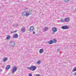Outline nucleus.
Wrapping results in <instances>:
<instances>
[{
  "label": "nucleus",
  "mask_w": 76,
  "mask_h": 76,
  "mask_svg": "<svg viewBox=\"0 0 76 76\" xmlns=\"http://www.w3.org/2000/svg\"><path fill=\"white\" fill-rule=\"evenodd\" d=\"M18 35L17 34H14L13 36L14 38H17L18 37Z\"/></svg>",
  "instance_id": "9"
},
{
  "label": "nucleus",
  "mask_w": 76,
  "mask_h": 76,
  "mask_svg": "<svg viewBox=\"0 0 76 76\" xmlns=\"http://www.w3.org/2000/svg\"><path fill=\"white\" fill-rule=\"evenodd\" d=\"M6 69L7 70L9 69H10V65H7L6 67Z\"/></svg>",
  "instance_id": "14"
},
{
  "label": "nucleus",
  "mask_w": 76,
  "mask_h": 76,
  "mask_svg": "<svg viewBox=\"0 0 76 76\" xmlns=\"http://www.w3.org/2000/svg\"><path fill=\"white\" fill-rule=\"evenodd\" d=\"M44 51L42 49H40L39 50V52L40 53H42Z\"/></svg>",
  "instance_id": "12"
},
{
  "label": "nucleus",
  "mask_w": 76,
  "mask_h": 76,
  "mask_svg": "<svg viewBox=\"0 0 76 76\" xmlns=\"http://www.w3.org/2000/svg\"><path fill=\"white\" fill-rule=\"evenodd\" d=\"M33 34H35V33L34 31H33Z\"/></svg>",
  "instance_id": "25"
},
{
  "label": "nucleus",
  "mask_w": 76,
  "mask_h": 76,
  "mask_svg": "<svg viewBox=\"0 0 76 76\" xmlns=\"http://www.w3.org/2000/svg\"><path fill=\"white\" fill-rule=\"evenodd\" d=\"M48 27H45V28L44 30L45 31H47L48 30Z\"/></svg>",
  "instance_id": "17"
},
{
  "label": "nucleus",
  "mask_w": 76,
  "mask_h": 76,
  "mask_svg": "<svg viewBox=\"0 0 76 76\" xmlns=\"http://www.w3.org/2000/svg\"><path fill=\"white\" fill-rule=\"evenodd\" d=\"M17 31H18L16 30V31H15L14 32H17Z\"/></svg>",
  "instance_id": "24"
},
{
  "label": "nucleus",
  "mask_w": 76,
  "mask_h": 76,
  "mask_svg": "<svg viewBox=\"0 0 76 76\" xmlns=\"http://www.w3.org/2000/svg\"><path fill=\"white\" fill-rule=\"evenodd\" d=\"M36 76H41V75L39 74H37V75Z\"/></svg>",
  "instance_id": "23"
},
{
  "label": "nucleus",
  "mask_w": 76,
  "mask_h": 76,
  "mask_svg": "<svg viewBox=\"0 0 76 76\" xmlns=\"http://www.w3.org/2000/svg\"><path fill=\"white\" fill-rule=\"evenodd\" d=\"M61 28L63 29H69V27L66 26H62V27Z\"/></svg>",
  "instance_id": "4"
},
{
  "label": "nucleus",
  "mask_w": 76,
  "mask_h": 76,
  "mask_svg": "<svg viewBox=\"0 0 76 76\" xmlns=\"http://www.w3.org/2000/svg\"><path fill=\"white\" fill-rule=\"evenodd\" d=\"M13 32H14V31H11V33H13Z\"/></svg>",
  "instance_id": "27"
},
{
  "label": "nucleus",
  "mask_w": 76,
  "mask_h": 76,
  "mask_svg": "<svg viewBox=\"0 0 76 76\" xmlns=\"http://www.w3.org/2000/svg\"><path fill=\"white\" fill-rule=\"evenodd\" d=\"M27 69L29 70H32V71H34V70H35L36 69H37V67H36L35 66L32 65L30 67L27 68Z\"/></svg>",
  "instance_id": "2"
},
{
  "label": "nucleus",
  "mask_w": 76,
  "mask_h": 76,
  "mask_svg": "<svg viewBox=\"0 0 76 76\" xmlns=\"http://www.w3.org/2000/svg\"><path fill=\"white\" fill-rule=\"evenodd\" d=\"M21 31L22 32H25V27H23L21 29Z\"/></svg>",
  "instance_id": "8"
},
{
  "label": "nucleus",
  "mask_w": 76,
  "mask_h": 76,
  "mask_svg": "<svg viewBox=\"0 0 76 76\" xmlns=\"http://www.w3.org/2000/svg\"><path fill=\"white\" fill-rule=\"evenodd\" d=\"M10 38V36L8 35L7 37V39H9Z\"/></svg>",
  "instance_id": "15"
},
{
  "label": "nucleus",
  "mask_w": 76,
  "mask_h": 76,
  "mask_svg": "<svg viewBox=\"0 0 76 76\" xmlns=\"http://www.w3.org/2000/svg\"><path fill=\"white\" fill-rule=\"evenodd\" d=\"M48 43L49 44H53V41L52 40H50L48 42Z\"/></svg>",
  "instance_id": "11"
},
{
  "label": "nucleus",
  "mask_w": 76,
  "mask_h": 76,
  "mask_svg": "<svg viewBox=\"0 0 76 76\" xmlns=\"http://www.w3.org/2000/svg\"><path fill=\"white\" fill-rule=\"evenodd\" d=\"M56 40L55 39H53V43H56Z\"/></svg>",
  "instance_id": "20"
},
{
  "label": "nucleus",
  "mask_w": 76,
  "mask_h": 76,
  "mask_svg": "<svg viewBox=\"0 0 76 76\" xmlns=\"http://www.w3.org/2000/svg\"><path fill=\"white\" fill-rule=\"evenodd\" d=\"M65 20L66 22H69L70 20V18H67L65 19Z\"/></svg>",
  "instance_id": "10"
},
{
  "label": "nucleus",
  "mask_w": 76,
  "mask_h": 76,
  "mask_svg": "<svg viewBox=\"0 0 76 76\" xmlns=\"http://www.w3.org/2000/svg\"><path fill=\"white\" fill-rule=\"evenodd\" d=\"M61 22H63V21H64V20L63 19H61Z\"/></svg>",
  "instance_id": "21"
},
{
  "label": "nucleus",
  "mask_w": 76,
  "mask_h": 76,
  "mask_svg": "<svg viewBox=\"0 0 76 76\" xmlns=\"http://www.w3.org/2000/svg\"><path fill=\"white\" fill-rule=\"evenodd\" d=\"M69 0H64V1L65 3H67V2H69Z\"/></svg>",
  "instance_id": "18"
},
{
  "label": "nucleus",
  "mask_w": 76,
  "mask_h": 76,
  "mask_svg": "<svg viewBox=\"0 0 76 76\" xmlns=\"http://www.w3.org/2000/svg\"><path fill=\"white\" fill-rule=\"evenodd\" d=\"M75 12H76V8H75Z\"/></svg>",
  "instance_id": "28"
},
{
  "label": "nucleus",
  "mask_w": 76,
  "mask_h": 76,
  "mask_svg": "<svg viewBox=\"0 0 76 76\" xmlns=\"http://www.w3.org/2000/svg\"><path fill=\"white\" fill-rule=\"evenodd\" d=\"M10 45L11 46L13 47L15 45V42L13 41H11Z\"/></svg>",
  "instance_id": "6"
},
{
  "label": "nucleus",
  "mask_w": 76,
  "mask_h": 76,
  "mask_svg": "<svg viewBox=\"0 0 76 76\" xmlns=\"http://www.w3.org/2000/svg\"><path fill=\"white\" fill-rule=\"evenodd\" d=\"M28 12H26V11H24L22 13V15L24 16H26V17H28V16L30 15L31 14V13L30 12V11L28 12Z\"/></svg>",
  "instance_id": "1"
},
{
  "label": "nucleus",
  "mask_w": 76,
  "mask_h": 76,
  "mask_svg": "<svg viewBox=\"0 0 76 76\" xmlns=\"http://www.w3.org/2000/svg\"><path fill=\"white\" fill-rule=\"evenodd\" d=\"M3 61L5 62V61H6L7 60V58H4L3 59Z\"/></svg>",
  "instance_id": "13"
},
{
  "label": "nucleus",
  "mask_w": 76,
  "mask_h": 76,
  "mask_svg": "<svg viewBox=\"0 0 76 76\" xmlns=\"http://www.w3.org/2000/svg\"><path fill=\"white\" fill-rule=\"evenodd\" d=\"M74 75L76 76V72H75V74Z\"/></svg>",
  "instance_id": "26"
},
{
  "label": "nucleus",
  "mask_w": 76,
  "mask_h": 76,
  "mask_svg": "<svg viewBox=\"0 0 76 76\" xmlns=\"http://www.w3.org/2000/svg\"><path fill=\"white\" fill-rule=\"evenodd\" d=\"M76 67H75L74 68L73 70L72 71V72H76Z\"/></svg>",
  "instance_id": "16"
},
{
  "label": "nucleus",
  "mask_w": 76,
  "mask_h": 76,
  "mask_svg": "<svg viewBox=\"0 0 76 76\" xmlns=\"http://www.w3.org/2000/svg\"><path fill=\"white\" fill-rule=\"evenodd\" d=\"M17 70V67L15 66H13L12 68V70L11 71V73L12 74H14V73L16 72Z\"/></svg>",
  "instance_id": "3"
},
{
  "label": "nucleus",
  "mask_w": 76,
  "mask_h": 76,
  "mask_svg": "<svg viewBox=\"0 0 76 76\" xmlns=\"http://www.w3.org/2000/svg\"><path fill=\"white\" fill-rule=\"evenodd\" d=\"M32 74H31V73H30L29 74V75H28V76H32Z\"/></svg>",
  "instance_id": "22"
},
{
  "label": "nucleus",
  "mask_w": 76,
  "mask_h": 76,
  "mask_svg": "<svg viewBox=\"0 0 76 76\" xmlns=\"http://www.w3.org/2000/svg\"><path fill=\"white\" fill-rule=\"evenodd\" d=\"M37 63L38 64H39L41 63V61H37Z\"/></svg>",
  "instance_id": "19"
},
{
  "label": "nucleus",
  "mask_w": 76,
  "mask_h": 76,
  "mask_svg": "<svg viewBox=\"0 0 76 76\" xmlns=\"http://www.w3.org/2000/svg\"><path fill=\"white\" fill-rule=\"evenodd\" d=\"M52 31L53 32H56L57 30L56 27H53L52 29Z\"/></svg>",
  "instance_id": "7"
},
{
  "label": "nucleus",
  "mask_w": 76,
  "mask_h": 76,
  "mask_svg": "<svg viewBox=\"0 0 76 76\" xmlns=\"http://www.w3.org/2000/svg\"><path fill=\"white\" fill-rule=\"evenodd\" d=\"M34 30V26H31L29 28V31L30 32H32Z\"/></svg>",
  "instance_id": "5"
}]
</instances>
